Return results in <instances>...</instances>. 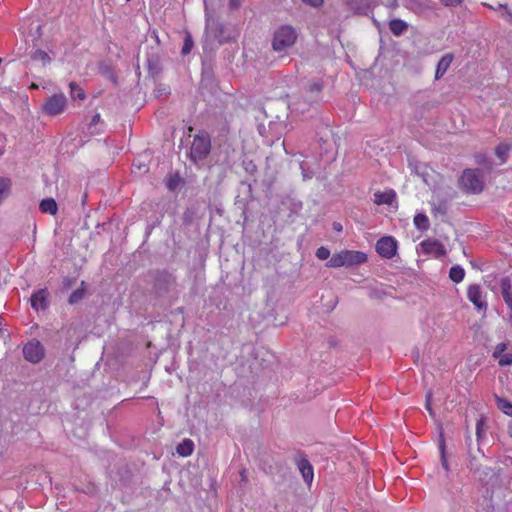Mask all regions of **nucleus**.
I'll list each match as a JSON object with an SVG mask.
<instances>
[{
	"label": "nucleus",
	"instance_id": "1",
	"mask_svg": "<svg viewBox=\"0 0 512 512\" xmlns=\"http://www.w3.org/2000/svg\"><path fill=\"white\" fill-rule=\"evenodd\" d=\"M298 34L290 25H282L274 32L272 39L273 50L278 53H287L293 47Z\"/></svg>",
	"mask_w": 512,
	"mask_h": 512
},
{
	"label": "nucleus",
	"instance_id": "2",
	"mask_svg": "<svg viewBox=\"0 0 512 512\" xmlns=\"http://www.w3.org/2000/svg\"><path fill=\"white\" fill-rule=\"evenodd\" d=\"M367 261V255L361 251L354 250H342L339 253H335L329 259L326 264L328 267H342V266H353L365 263Z\"/></svg>",
	"mask_w": 512,
	"mask_h": 512
},
{
	"label": "nucleus",
	"instance_id": "3",
	"mask_svg": "<svg viewBox=\"0 0 512 512\" xmlns=\"http://www.w3.org/2000/svg\"><path fill=\"white\" fill-rule=\"evenodd\" d=\"M211 144L208 135H196L192 141L190 155L194 162L203 160L210 152Z\"/></svg>",
	"mask_w": 512,
	"mask_h": 512
},
{
	"label": "nucleus",
	"instance_id": "4",
	"mask_svg": "<svg viewBox=\"0 0 512 512\" xmlns=\"http://www.w3.org/2000/svg\"><path fill=\"white\" fill-rule=\"evenodd\" d=\"M460 184L465 190L472 193H479L483 189V181L477 170H465L461 176Z\"/></svg>",
	"mask_w": 512,
	"mask_h": 512
},
{
	"label": "nucleus",
	"instance_id": "5",
	"mask_svg": "<svg viewBox=\"0 0 512 512\" xmlns=\"http://www.w3.org/2000/svg\"><path fill=\"white\" fill-rule=\"evenodd\" d=\"M66 103L67 99L64 94H55L47 99L42 109L45 114L55 116L64 111Z\"/></svg>",
	"mask_w": 512,
	"mask_h": 512
},
{
	"label": "nucleus",
	"instance_id": "6",
	"mask_svg": "<svg viewBox=\"0 0 512 512\" xmlns=\"http://www.w3.org/2000/svg\"><path fill=\"white\" fill-rule=\"evenodd\" d=\"M44 347L38 340L29 341L23 347L24 358L31 363H39L44 357Z\"/></svg>",
	"mask_w": 512,
	"mask_h": 512
},
{
	"label": "nucleus",
	"instance_id": "7",
	"mask_svg": "<svg viewBox=\"0 0 512 512\" xmlns=\"http://www.w3.org/2000/svg\"><path fill=\"white\" fill-rule=\"evenodd\" d=\"M377 253L387 259H391L397 252V241L392 236L380 238L376 243Z\"/></svg>",
	"mask_w": 512,
	"mask_h": 512
},
{
	"label": "nucleus",
	"instance_id": "8",
	"mask_svg": "<svg viewBox=\"0 0 512 512\" xmlns=\"http://www.w3.org/2000/svg\"><path fill=\"white\" fill-rule=\"evenodd\" d=\"M492 357L501 367L512 365V350H508L507 342L498 343L493 350Z\"/></svg>",
	"mask_w": 512,
	"mask_h": 512
},
{
	"label": "nucleus",
	"instance_id": "9",
	"mask_svg": "<svg viewBox=\"0 0 512 512\" xmlns=\"http://www.w3.org/2000/svg\"><path fill=\"white\" fill-rule=\"evenodd\" d=\"M467 297L478 311H486L487 302L479 285H470L467 289Z\"/></svg>",
	"mask_w": 512,
	"mask_h": 512
},
{
	"label": "nucleus",
	"instance_id": "10",
	"mask_svg": "<svg viewBox=\"0 0 512 512\" xmlns=\"http://www.w3.org/2000/svg\"><path fill=\"white\" fill-rule=\"evenodd\" d=\"M421 248L424 253L431 254L437 258L446 254L444 245L436 239H427L421 242Z\"/></svg>",
	"mask_w": 512,
	"mask_h": 512
},
{
	"label": "nucleus",
	"instance_id": "11",
	"mask_svg": "<svg viewBox=\"0 0 512 512\" xmlns=\"http://www.w3.org/2000/svg\"><path fill=\"white\" fill-rule=\"evenodd\" d=\"M223 31L224 27L221 23L214 20H207L206 33L220 44L228 41V38L223 35Z\"/></svg>",
	"mask_w": 512,
	"mask_h": 512
},
{
	"label": "nucleus",
	"instance_id": "12",
	"mask_svg": "<svg viewBox=\"0 0 512 512\" xmlns=\"http://www.w3.org/2000/svg\"><path fill=\"white\" fill-rule=\"evenodd\" d=\"M31 306L35 310H44L48 306V292L39 290L31 296Z\"/></svg>",
	"mask_w": 512,
	"mask_h": 512
},
{
	"label": "nucleus",
	"instance_id": "13",
	"mask_svg": "<svg viewBox=\"0 0 512 512\" xmlns=\"http://www.w3.org/2000/svg\"><path fill=\"white\" fill-rule=\"evenodd\" d=\"M396 200V193L394 190L377 191L374 193V203L377 205H392Z\"/></svg>",
	"mask_w": 512,
	"mask_h": 512
},
{
	"label": "nucleus",
	"instance_id": "14",
	"mask_svg": "<svg viewBox=\"0 0 512 512\" xmlns=\"http://www.w3.org/2000/svg\"><path fill=\"white\" fill-rule=\"evenodd\" d=\"M298 468L302 474L304 481L310 485L314 478L313 467L306 459H301L298 462Z\"/></svg>",
	"mask_w": 512,
	"mask_h": 512
},
{
	"label": "nucleus",
	"instance_id": "15",
	"mask_svg": "<svg viewBox=\"0 0 512 512\" xmlns=\"http://www.w3.org/2000/svg\"><path fill=\"white\" fill-rule=\"evenodd\" d=\"M500 287L502 297L509 309L512 311V291L510 279L508 277L503 278L500 282Z\"/></svg>",
	"mask_w": 512,
	"mask_h": 512
},
{
	"label": "nucleus",
	"instance_id": "16",
	"mask_svg": "<svg viewBox=\"0 0 512 512\" xmlns=\"http://www.w3.org/2000/svg\"><path fill=\"white\" fill-rule=\"evenodd\" d=\"M452 61H453L452 54H446L440 59V61L438 62V65H437L436 72H435L436 79L441 78L447 72Z\"/></svg>",
	"mask_w": 512,
	"mask_h": 512
},
{
	"label": "nucleus",
	"instance_id": "17",
	"mask_svg": "<svg viewBox=\"0 0 512 512\" xmlns=\"http://www.w3.org/2000/svg\"><path fill=\"white\" fill-rule=\"evenodd\" d=\"M39 209L42 213L55 215L58 211V205L53 198H45L40 202Z\"/></svg>",
	"mask_w": 512,
	"mask_h": 512
},
{
	"label": "nucleus",
	"instance_id": "18",
	"mask_svg": "<svg viewBox=\"0 0 512 512\" xmlns=\"http://www.w3.org/2000/svg\"><path fill=\"white\" fill-rule=\"evenodd\" d=\"M177 453L182 457L190 456L194 451V443L191 439H184L176 447Z\"/></svg>",
	"mask_w": 512,
	"mask_h": 512
},
{
	"label": "nucleus",
	"instance_id": "19",
	"mask_svg": "<svg viewBox=\"0 0 512 512\" xmlns=\"http://www.w3.org/2000/svg\"><path fill=\"white\" fill-rule=\"evenodd\" d=\"M389 28L395 36H400L407 30L408 25L401 19H393L389 23Z\"/></svg>",
	"mask_w": 512,
	"mask_h": 512
},
{
	"label": "nucleus",
	"instance_id": "20",
	"mask_svg": "<svg viewBox=\"0 0 512 512\" xmlns=\"http://www.w3.org/2000/svg\"><path fill=\"white\" fill-rule=\"evenodd\" d=\"M464 276H465V271L461 266L456 265V266L451 267V269L449 271V277L453 282H455V283L462 282L464 279Z\"/></svg>",
	"mask_w": 512,
	"mask_h": 512
},
{
	"label": "nucleus",
	"instance_id": "21",
	"mask_svg": "<svg viewBox=\"0 0 512 512\" xmlns=\"http://www.w3.org/2000/svg\"><path fill=\"white\" fill-rule=\"evenodd\" d=\"M496 403L499 410L512 417V403L498 396H496Z\"/></svg>",
	"mask_w": 512,
	"mask_h": 512
},
{
	"label": "nucleus",
	"instance_id": "22",
	"mask_svg": "<svg viewBox=\"0 0 512 512\" xmlns=\"http://www.w3.org/2000/svg\"><path fill=\"white\" fill-rule=\"evenodd\" d=\"M485 6H487L489 9L491 10H499V9H503V13L501 14V16L509 21V22H512V8H509L506 4H498L497 7L495 6H492L490 4H484Z\"/></svg>",
	"mask_w": 512,
	"mask_h": 512
},
{
	"label": "nucleus",
	"instance_id": "23",
	"mask_svg": "<svg viewBox=\"0 0 512 512\" xmlns=\"http://www.w3.org/2000/svg\"><path fill=\"white\" fill-rule=\"evenodd\" d=\"M10 180L6 178H0V204L8 196L10 190Z\"/></svg>",
	"mask_w": 512,
	"mask_h": 512
},
{
	"label": "nucleus",
	"instance_id": "24",
	"mask_svg": "<svg viewBox=\"0 0 512 512\" xmlns=\"http://www.w3.org/2000/svg\"><path fill=\"white\" fill-rule=\"evenodd\" d=\"M414 224L418 229L426 230L429 227V220L425 214H417L414 217Z\"/></svg>",
	"mask_w": 512,
	"mask_h": 512
},
{
	"label": "nucleus",
	"instance_id": "25",
	"mask_svg": "<svg viewBox=\"0 0 512 512\" xmlns=\"http://www.w3.org/2000/svg\"><path fill=\"white\" fill-rule=\"evenodd\" d=\"M69 87L73 99L83 100L85 98L84 91L75 82H70Z\"/></svg>",
	"mask_w": 512,
	"mask_h": 512
},
{
	"label": "nucleus",
	"instance_id": "26",
	"mask_svg": "<svg viewBox=\"0 0 512 512\" xmlns=\"http://www.w3.org/2000/svg\"><path fill=\"white\" fill-rule=\"evenodd\" d=\"M510 150V146L507 144H501L496 148V155L501 159L502 162L505 161Z\"/></svg>",
	"mask_w": 512,
	"mask_h": 512
},
{
	"label": "nucleus",
	"instance_id": "27",
	"mask_svg": "<svg viewBox=\"0 0 512 512\" xmlns=\"http://www.w3.org/2000/svg\"><path fill=\"white\" fill-rule=\"evenodd\" d=\"M316 256L320 260H326L330 257V251L326 247H319L316 251Z\"/></svg>",
	"mask_w": 512,
	"mask_h": 512
},
{
	"label": "nucleus",
	"instance_id": "28",
	"mask_svg": "<svg viewBox=\"0 0 512 512\" xmlns=\"http://www.w3.org/2000/svg\"><path fill=\"white\" fill-rule=\"evenodd\" d=\"M192 48H193V41L190 38V36H188L185 38V41H184V44L182 47V54L183 55L189 54L191 52Z\"/></svg>",
	"mask_w": 512,
	"mask_h": 512
},
{
	"label": "nucleus",
	"instance_id": "29",
	"mask_svg": "<svg viewBox=\"0 0 512 512\" xmlns=\"http://www.w3.org/2000/svg\"><path fill=\"white\" fill-rule=\"evenodd\" d=\"M83 291L82 290H76L74 291L70 297H69V303L74 304L78 302L83 297Z\"/></svg>",
	"mask_w": 512,
	"mask_h": 512
},
{
	"label": "nucleus",
	"instance_id": "30",
	"mask_svg": "<svg viewBox=\"0 0 512 512\" xmlns=\"http://www.w3.org/2000/svg\"><path fill=\"white\" fill-rule=\"evenodd\" d=\"M304 4L314 8H318L323 5V0H301Z\"/></svg>",
	"mask_w": 512,
	"mask_h": 512
},
{
	"label": "nucleus",
	"instance_id": "31",
	"mask_svg": "<svg viewBox=\"0 0 512 512\" xmlns=\"http://www.w3.org/2000/svg\"><path fill=\"white\" fill-rule=\"evenodd\" d=\"M426 409L428 410L430 416L434 417L435 416V413L433 411V409L431 408V394L428 393L426 395Z\"/></svg>",
	"mask_w": 512,
	"mask_h": 512
},
{
	"label": "nucleus",
	"instance_id": "32",
	"mask_svg": "<svg viewBox=\"0 0 512 512\" xmlns=\"http://www.w3.org/2000/svg\"><path fill=\"white\" fill-rule=\"evenodd\" d=\"M440 451H441V462H442V466L445 470H448V465H447V460L445 458V455H444V443L441 442L440 444Z\"/></svg>",
	"mask_w": 512,
	"mask_h": 512
},
{
	"label": "nucleus",
	"instance_id": "33",
	"mask_svg": "<svg viewBox=\"0 0 512 512\" xmlns=\"http://www.w3.org/2000/svg\"><path fill=\"white\" fill-rule=\"evenodd\" d=\"M446 6H455L462 2V0H440Z\"/></svg>",
	"mask_w": 512,
	"mask_h": 512
},
{
	"label": "nucleus",
	"instance_id": "34",
	"mask_svg": "<svg viewBox=\"0 0 512 512\" xmlns=\"http://www.w3.org/2000/svg\"><path fill=\"white\" fill-rule=\"evenodd\" d=\"M481 431H482V423H481V421H479V422H477V426H476V434L478 437H480Z\"/></svg>",
	"mask_w": 512,
	"mask_h": 512
},
{
	"label": "nucleus",
	"instance_id": "35",
	"mask_svg": "<svg viewBox=\"0 0 512 512\" xmlns=\"http://www.w3.org/2000/svg\"><path fill=\"white\" fill-rule=\"evenodd\" d=\"M241 3V0H230V6L233 8H237Z\"/></svg>",
	"mask_w": 512,
	"mask_h": 512
},
{
	"label": "nucleus",
	"instance_id": "36",
	"mask_svg": "<svg viewBox=\"0 0 512 512\" xmlns=\"http://www.w3.org/2000/svg\"><path fill=\"white\" fill-rule=\"evenodd\" d=\"M333 229L335 231L340 232V231H342V225L340 223L335 222V223H333Z\"/></svg>",
	"mask_w": 512,
	"mask_h": 512
},
{
	"label": "nucleus",
	"instance_id": "37",
	"mask_svg": "<svg viewBox=\"0 0 512 512\" xmlns=\"http://www.w3.org/2000/svg\"><path fill=\"white\" fill-rule=\"evenodd\" d=\"M508 433L512 437V420L508 424Z\"/></svg>",
	"mask_w": 512,
	"mask_h": 512
},
{
	"label": "nucleus",
	"instance_id": "38",
	"mask_svg": "<svg viewBox=\"0 0 512 512\" xmlns=\"http://www.w3.org/2000/svg\"><path fill=\"white\" fill-rule=\"evenodd\" d=\"M39 54L41 55L42 59H49L45 52H40Z\"/></svg>",
	"mask_w": 512,
	"mask_h": 512
},
{
	"label": "nucleus",
	"instance_id": "39",
	"mask_svg": "<svg viewBox=\"0 0 512 512\" xmlns=\"http://www.w3.org/2000/svg\"><path fill=\"white\" fill-rule=\"evenodd\" d=\"M303 177L306 179V178H310L311 175L306 173L304 170H303Z\"/></svg>",
	"mask_w": 512,
	"mask_h": 512
},
{
	"label": "nucleus",
	"instance_id": "40",
	"mask_svg": "<svg viewBox=\"0 0 512 512\" xmlns=\"http://www.w3.org/2000/svg\"><path fill=\"white\" fill-rule=\"evenodd\" d=\"M98 118H99V115H96L94 118V121H97Z\"/></svg>",
	"mask_w": 512,
	"mask_h": 512
},
{
	"label": "nucleus",
	"instance_id": "41",
	"mask_svg": "<svg viewBox=\"0 0 512 512\" xmlns=\"http://www.w3.org/2000/svg\"><path fill=\"white\" fill-rule=\"evenodd\" d=\"M509 321H510V323L512 324V315H510V317H509Z\"/></svg>",
	"mask_w": 512,
	"mask_h": 512
},
{
	"label": "nucleus",
	"instance_id": "42",
	"mask_svg": "<svg viewBox=\"0 0 512 512\" xmlns=\"http://www.w3.org/2000/svg\"><path fill=\"white\" fill-rule=\"evenodd\" d=\"M2 154V152L0 151V155Z\"/></svg>",
	"mask_w": 512,
	"mask_h": 512
}]
</instances>
